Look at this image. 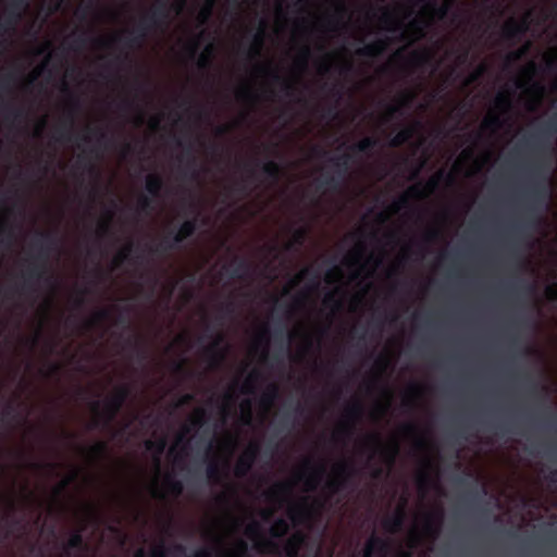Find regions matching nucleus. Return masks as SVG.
Segmentation results:
<instances>
[{
	"label": "nucleus",
	"instance_id": "1",
	"mask_svg": "<svg viewBox=\"0 0 557 557\" xmlns=\"http://www.w3.org/2000/svg\"><path fill=\"white\" fill-rule=\"evenodd\" d=\"M169 0H160L154 3L138 21L134 29L127 36H114L111 39L97 38L95 42L100 48H109L112 44L123 41L129 49L139 48L146 41L151 32L164 30L169 24Z\"/></svg>",
	"mask_w": 557,
	"mask_h": 557
},
{
	"label": "nucleus",
	"instance_id": "2",
	"mask_svg": "<svg viewBox=\"0 0 557 557\" xmlns=\"http://www.w3.org/2000/svg\"><path fill=\"white\" fill-rule=\"evenodd\" d=\"M34 245L39 248V251L28 260L27 269L22 272L23 283L18 287L20 294L36 292L35 286L41 281H45L48 285L54 284L52 275L48 274L47 264L49 253L57 245L54 234L50 232L38 233Z\"/></svg>",
	"mask_w": 557,
	"mask_h": 557
},
{
	"label": "nucleus",
	"instance_id": "3",
	"mask_svg": "<svg viewBox=\"0 0 557 557\" xmlns=\"http://www.w3.org/2000/svg\"><path fill=\"white\" fill-rule=\"evenodd\" d=\"M444 180H453V177L450 173H446L445 171L441 170L426 183H419L410 186L403 196L393 202L392 211L396 213L401 209L408 208L410 199L412 198H424L432 194L440 187Z\"/></svg>",
	"mask_w": 557,
	"mask_h": 557
},
{
	"label": "nucleus",
	"instance_id": "4",
	"mask_svg": "<svg viewBox=\"0 0 557 557\" xmlns=\"http://www.w3.org/2000/svg\"><path fill=\"white\" fill-rule=\"evenodd\" d=\"M351 157L348 153H344L337 157H333L330 161L335 166L334 175H325L318 180V189L330 188L334 191L339 190L343 187V184L346 180V176L349 172V163Z\"/></svg>",
	"mask_w": 557,
	"mask_h": 557
},
{
	"label": "nucleus",
	"instance_id": "5",
	"mask_svg": "<svg viewBox=\"0 0 557 557\" xmlns=\"http://www.w3.org/2000/svg\"><path fill=\"white\" fill-rule=\"evenodd\" d=\"M131 387L128 385H121L119 386L114 394L108 398L104 403L102 414L104 417V425L110 424L120 410L123 408L124 404L131 396Z\"/></svg>",
	"mask_w": 557,
	"mask_h": 557
},
{
	"label": "nucleus",
	"instance_id": "6",
	"mask_svg": "<svg viewBox=\"0 0 557 557\" xmlns=\"http://www.w3.org/2000/svg\"><path fill=\"white\" fill-rule=\"evenodd\" d=\"M335 478L329 480L325 484L331 495H334L348 487L350 479L356 474V469L351 462L341 461L334 467Z\"/></svg>",
	"mask_w": 557,
	"mask_h": 557
},
{
	"label": "nucleus",
	"instance_id": "7",
	"mask_svg": "<svg viewBox=\"0 0 557 557\" xmlns=\"http://www.w3.org/2000/svg\"><path fill=\"white\" fill-rule=\"evenodd\" d=\"M323 507L324 502L322 500L317 499L312 504H309L307 499H302L288 508V516L294 523H302L310 521Z\"/></svg>",
	"mask_w": 557,
	"mask_h": 557
},
{
	"label": "nucleus",
	"instance_id": "8",
	"mask_svg": "<svg viewBox=\"0 0 557 557\" xmlns=\"http://www.w3.org/2000/svg\"><path fill=\"white\" fill-rule=\"evenodd\" d=\"M529 16L528 13L520 21L509 18L502 27L503 38L511 44L519 41L529 30Z\"/></svg>",
	"mask_w": 557,
	"mask_h": 557
},
{
	"label": "nucleus",
	"instance_id": "9",
	"mask_svg": "<svg viewBox=\"0 0 557 557\" xmlns=\"http://www.w3.org/2000/svg\"><path fill=\"white\" fill-rule=\"evenodd\" d=\"M363 412L362 404L359 400L352 401L345 409V420L342 421L337 433H342L350 437L355 431L356 422L361 418Z\"/></svg>",
	"mask_w": 557,
	"mask_h": 557
},
{
	"label": "nucleus",
	"instance_id": "10",
	"mask_svg": "<svg viewBox=\"0 0 557 557\" xmlns=\"http://www.w3.org/2000/svg\"><path fill=\"white\" fill-rule=\"evenodd\" d=\"M557 134V112L550 116L539 129V132L529 138L525 143L534 149L542 148L544 139H549Z\"/></svg>",
	"mask_w": 557,
	"mask_h": 557
},
{
	"label": "nucleus",
	"instance_id": "11",
	"mask_svg": "<svg viewBox=\"0 0 557 557\" xmlns=\"http://www.w3.org/2000/svg\"><path fill=\"white\" fill-rule=\"evenodd\" d=\"M260 451V446L258 443H250L248 447L244 450L242 456L238 458L237 463L235 466V475L238 478L246 476L256 461Z\"/></svg>",
	"mask_w": 557,
	"mask_h": 557
},
{
	"label": "nucleus",
	"instance_id": "12",
	"mask_svg": "<svg viewBox=\"0 0 557 557\" xmlns=\"http://www.w3.org/2000/svg\"><path fill=\"white\" fill-rule=\"evenodd\" d=\"M79 110V101L75 97H71L69 102V115L65 121H62L55 128L58 134L57 140L59 141H71L72 140V128L74 126L75 113Z\"/></svg>",
	"mask_w": 557,
	"mask_h": 557
},
{
	"label": "nucleus",
	"instance_id": "13",
	"mask_svg": "<svg viewBox=\"0 0 557 557\" xmlns=\"http://www.w3.org/2000/svg\"><path fill=\"white\" fill-rule=\"evenodd\" d=\"M443 520L444 512L441 508L426 513L423 521L424 534L431 537L432 540L438 537L442 530Z\"/></svg>",
	"mask_w": 557,
	"mask_h": 557
},
{
	"label": "nucleus",
	"instance_id": "14",
	"mask_svg": "<svg viewBox=\"0 0 557 557\" xmlns=\"http://www.w3.org/2000/svg\"><path fill=\"white\" fill-rule=\"evenodd\" d=\"M550 189L548 186V178L543 177L541 182H535L530 190V198L534 205L544 206L550 198Z\"/></svg>",
	"mask_w": 557,
	"mask_h": 557
},
{
	"label": "nucleus",
	"instance_id": "15",
	"mask_svg": "<svg viewBox=\"0 0 557 557\" xmlns=\"http://www.w3.org/2000/svg\"><path fill=\"white\" fill-rule=\"evenodd\" d=\"M256 71L258 73H262V74L269 75L274 83L280 84L281 87H282V90L284 91V94L286 96H292L294 94V91H295L294 84L292 82H289L288 79L282 77L276 72V70L270 67L269 65H260V64H258L256 66Z\"/></svg>",
	"mask_w": 557,
	"mask_h": 557
},
{
	"label": "nucleus",
	"instance_id": "16",
	"mask_svg": "<svg viewBox=\"0 0 557 557\" xmlns=\"http://www.w3.org/2000/svg\"><path fill=\"white\" fill-rule=\"evenodd\" d=\"M224 342V336L218 334L212 343L205 349V354L208 356L212 367L219 366L225 357V350L221 348Z\"/></svg>",
	"mask_w": 557,
	"mask_h": 557
},
{
	"label": "nucleus",
	"instance_id": "17",
	"mask_svg": "<svg viewBox=\"0 0 557 557\" xmlns=\"http://www.w3.org/2000/svg\"><path fill=\"white\" fill-rule=\"evenodd\" d=\"M23 10L9 4L5 9L4 21L0 24V35L14 30L17 23L22 20Z\"/></svg>",
	"mask_w": 557,
	"mask_h": 557
},
{
	"label": "nucleus",
	"instance_id": "18",
	"mask_svg": "<svg viewBox=\"0 0 557 557\" xmlns=\"http://www.w3.org/2000/svg\"><path fill=\"white\" fill-rule=\"evenodd\" d=\"M86 543L81 530L74 531L69 540L62 545L61 557H72V550L86 549Z\"/></svg>",
	"mask_w": 557,
	"mask_h": 557
},
{
	"label": "nucleus",
	"instance_id": "19",
	"mask_svg": "<svg viewBox=\"0 0 557 557\" xmlns=\"http://www.w3.org/2000/svg\"><path fill=\"white\" fill-rule=\"evenodd\" d=\"M388 542L385 539L372 535L363 548L362 557H373L376 553L384 555L388 550Z\"/></svg>",
	"mask_w": 557,
	"mask_h": 557
},
{
	"label": "nucleus",
	"instance_id": "20",
	"mask_svg": "<svg viewBox=\"0 0 557 557\" xmlns=\"http://www.w3.org/2000/svg\"><path fill=\"white\" fill-rule=\"evenodd\" d=\"M387 39H376L370 44L364 45L362 48L357 50L359 57L364 58H376L382 55L387 49Z\"/></svg>",
	"mask_w": 557,
	"mask_h": 557
},
{
	"label": "nucleus",
	"instance_id": "21",
	"mask_svg": "<svg viewBox=\"0 0 557 557\" xmlns=\"http://www.w3.org/2000/svg\"><path fill=\"white\" fill-rule=\"evenodd\" d=\"M405 519V509L404 507H399L393 516L383 520V528L389 533H397L403 529Z\"/></svg>",
	"mask_w": 557,
	"mask_h": 557
},
{
	"label": "nucleus",
	"instance_id": "22",
	"mask_svg": "<svg viewBox=\"0 0 557 557\" xmlns=\"http://www.w3.org/2000/svg\"><path fill=\"white\" fill-rule=\"evenodd\" d=\"M165 187L163 177L158 173L147 175L145 180V189L151 197L159 198Z\"/></svg>",
	"mask_w": 557,
	"mask_h": 557
},
{
	"label": "nucleus",
	"instance_id": "23",
	"mask_svg": "<svg viewBox=\"0 0 557 557\" xmlns=\"http://www.w3.org/2000/svg\"><path fill=\"white\" fill-rule=\"evenodd\" d=\"M292 492V485L288 482H278L274 484L265 493V497L270 502H280Z\"/></svg>",
	"mask_w": 557,
	"mask_h": 557
},
{
	"label": "nucleus",
	"instance_id": "24",
	"mask_svg": "<svg viewBox=\"0 0 557 557\" xmlns=\"http://www.w3.org/2000/svg\"><path fill=\"white\" fill-rule=\"evenodd\" d=\"M265 27H267L265 21L261 20L259 28L257 29V32L253 35L252 45L248 51V54L251 58H257L261 53V49H262L263 42H264Z\"/></svg>",
	"mask_w": 557,
	"mask_h": 557
},
{
	"label": "nucleus",
	"instance_id": "25",
	"mask_svg": "<svg viewBox=\"0 0 557 557\" xmlns=\"http://www.w3.org/2000/svg\"><path fill=\"white\" fill-rule=\"evenodd\" d=\"M305 541V536L302 533L297 532L287 539L284 545V552L287 557H297L300 550V547Z\"/></svg>",
	"mask_w": 557,
	"mask_h": 557
},
{
	"label": "nucleus",
	"instance_id": "26",
	"mask_svg": "<svg viewBox=\"0 0 557 557\" xmlns=\"http://www.w3.org/2000/svg\"><path fill=\"white\" fill-rule=\"evenodd\" d=\"M413 95L411 92H407L401 96L400 100L396 104H391L386 110V121H389L395 114H403L404 109L408 108L413 100Z\"/></svg>",
	"mask_w": 557,
	"mask_h": 557
},
{
	"label": "nucleus",
	"instance_id": "27",
	"mask_svg": "<svg viewBox=\"0 0 557 557\" xmlns=\"http://www.w3.org/2000/svg\"><path fill=\"white\" fill-rule=\"evenodd\" d=\"M251 264L243 258H235L230 275L234 278H246L250 275Z\"/></svg>",
	"mask_w": 557,
	"mask_h": 557
},
{
	"label": "nucleus",
	"instance_id": "28",
	"mask_svg": "<svg viewBox=\"0 0 557 557\" xmlns=\"http://www.w3.org/2000/svg\"><path fill=\"white\" fill-rule=\"evenodd\" d=\"M261 171L264 176L271 180L273 183L280 181L282 176V166L280 163L269 160L267 162L261 163Z\"/></svg>",
	"mask_w": 557,
	"mask_h": 557
},
{
	"label": "nucleus",
	"instance_id": "29",
	"mask_svg": "<svg viewBox=\"0 0 557 557\" xmlns=\"http://www.w3.org/2000/svg\"><path fill=\"white\" fill-rule=\"evenodd\" d=\"M494 108L503 114H507L512 109V99L510 91H500L494 100Z\"/></svg>",
	"mask_w": 557,
	"mask_h": 557
},
{
	"label": "nucleus",
	"instance_id": "30",
	"mask_svg": "<svg viewBox=\"0 0 557 557\" xmlns=\"http://www.w3.org/2000/svg\"><path fill=\"white\" fill-rule=\"evenodd\" d=\"M4 119L7 122H23L27 117V112L24 107L21 106H5Z\"/></svg>",
	"mask_w": 557,
	"mask_h": 557
},
{
	"label": "nucleus",
	"instance_id": "31",
	"mask_svg": "<svg viewBox=\"0 0 557 557\" xmlns=\"http://www.w3.org/2000/svg\"><path fill=\"white\" fill-rule=\"evenodd\" d=\"M416 133L414 126H405L389 141L392 147H400L409 141Z\"/></svg>",
	"mask_w": 557,
	"mask_h": 557
},
{
	"label": "nucleus",
	"instance_id": "32",
	"mask_svg": "<svg viewBox=\"0 0 557 557\" xmlns=\"http://www.w3.org/2000/svg\"><path fill=\"white\" fill-rule=\"evenodd\" d=\"M379 145V140L375 137H364L357 144L352 145L350 147V150L354 153H369L373 148H375Z\"/></svg>",
	"mask_w": 557,
	"mask_h": 557
},
{
	"label": "nucleus",
	"instance_id": "33",
	"mask_svg": "<svg viewBox=\"0 0 557 557\" xmlns=\"http://www.w3.org/2000/svg\"><path fill=\"white\" fill-rule=\"evenodd\" d=\"M325 474V467L324 465H319L315 468L312 469V471L306 475V484L308 490L312 491L314 490L318 484L321 482L323 475Z\"/></svg>",
	"mask_w": 557,
	"mask_h": 557
},
{
	"label": "nucleus",
	"instance_id": "34",
	"mask_svg": "<svg viewBox=\"0 0 557 557\" xmlns=\"http://www.w3.org/2000/svg\"><path fill=\"white\" fill-rule=\"evenodd\" d=\"M503 113L499 112H493L490 113L482 123V128L496 132L504 125V120L502 117Z\"/></svg>",
	"mask_w": 557,
	"mask_h": 557
},
{
	"label": "nucleus",
	"instance_id": "35",
	"mask_svg": "<svg viewBox=\"0 0 557 557\" xmlns=\"http://www.w3.org/2000/svg\"><path fill=\"white\" fill-rule=\"evenodd\" d=\"M214 57V47L212 45H208L203 52H201L197 58V66L200 70L207 71L212 65V60Z\"/></svg>",
	"mask_w": 557,
	"mask_h": 557
},
{
	"label": "nucleus",
	"instance_id": "36",
	"mask_svg": "<svg viewBox=\"0 0 557 557\" xmlns=\"http://www.w3.org/2000/svg\"><path fill=\"white\" fill-rule=\"evenodd\" d=\"M146 449L149 451H153L156 454V462L160 465V457L163 454L166 447V440L164 437H160L157 441H146L145 443Z\"/></svg>",
	"mask_w": 557,
	"mask_h": 557
},
{
	"label": "nucleus",
	"instance_id": "37",
	"mask_svg": "<svg viewBox=\"0 0 557 557\" xmlns=\"http://www.w3.org/2000/svg\"><path fill=\"white\" fill-rule=\"evenodd\" d=\"M424 466H425V469L421 470L418 473V476H417L418 487L422 492H425L428 490V487L430 486L431 481H432V478H431V474H430V471H429L431 469V466H432L431 461L429 459H425L424 460Z\"/></svg>",
	"mask_w": 557,
	"mask_h": 557
},
{
	"label": "nucleus",
	"instance_id": "38",
	"mask_svg": "<svg viewBox=\"0 0 557 557\" xmlns=\"http://www.w3.org/2000/svg\"><path fill=\"white\" fill-rule=\"evenodd\" d=\"M289 531V524L288 522L283 519L278 518L274 521L272 527L270 528V535L274 539H281L285 536Z\"/></svg>",
	"mask_w": 557,
	"mask_h": 557
},
{
	"label": "nucleus",
	"instance_id": "39",
	"mask_svg": "<svg viewBox=\"0 0 557 557\" xmlns=\"http://www.w3.org/2000/svg\"><path fill=\"white\" fill-rule=\"evenodd\" d=\"M278 386L274 383H271L270 385H268L267 389L261 396V404L267 407L271 406L278 398Z\"/></svg>",
	"mask_w": 557,
	"mask_h": 557
},
{
	"label": "nucleus",
	"instance_id": "40",
	"mask_svg": "<svg viewBox=\"0 0 557 557\" xmlns=\"http://www.w3.org/2000/svg\"><path fill=\"white\" fill-rule=\"evenodd\" d=\"M206 473L208 479L216 484L221 482L223 476L222 469L215 460H212L208 463Z\"/></svg>",
	"mask_w": 557,
	"mask_h": 557
},
{
	"label": "nucleus",
	"instance_id": "41",
	"mask_svg": "<svg viewBox=\"0 0 557 557\" xmlns=\"http://www.w3.org/2000/svg\"><path fill=\"white\" fill-rule=\"evenodd\" d=\"M75 166L86 170L96 180L100 176L98 168L85 154L78 157Z\"/></svg>",
	"mask_w": 557,
	"mask_h": 557
},
{
	"label": "nucleus",
	"instance_id": "42",
	"mask_svg": "<svg viewBox=\"0 0 557 557\" xmlns=\"http://www.w3.org/2000/svg\"><path fill=\"white\" fill-rule=\"evenodd\" d=\"M418 426L413 423H408L404 425V432L407 435H417V438L414 441V446L418 449H424L426 447V440L422 435H418Z\"/></svg>",
	"mask_w": 557,
	"mask_h": 557
},
{
	"label": "nucleus",
	"instance_id": "43",
	"mask_svg": "<svg viewBox=\"0 0 557 557\" xmlns=\"http://www.w3.org/2000/svg\"><path fill=\"white\" fill-rule=\"evenodd\" d=\"M108 443L99 441L88 448V454L94 459H102L108 455Z\"/></svg>",
	"mask_w": 557,
	"mask_h": 557
},
{
	"label": "nucleus",
	"instance_id": "44",
	"mask_svg": "<svg viewBox=\"0 0 557 557\" xmlns=\"http://www.w3.org/2000/svg\"><path fill=\"white\" fill-rule=\"evenodd\" d=\"M154 197L140 195L137 201V209L140 213L150 214L154 209Z\"/></svg>",
	"mask_w": 557,
	"mask_h": 557
},
{
	"label": "nucleus",
	"instance_id": "45",
	"mask_svg": "<svg viewBox=\"0 0 557 557\" xmlns=\"http://www.w3.org/2000/svg\"><path fill=\"white\" fill-rule=\"evenodd\" d=\"M175 249L176 247L171 239V235L168 233L156 248H150V251L152 253H166Z\"/></svg>",
	"mask_w": 557,
	"mask_h": 557
},
{
	"label": "nucleus",
	"instance_id": "46",
	"mask_svg": "<svg viewBox=\"0 0 557 557\" xmlns=\"http://www.w3.org/2000/svg\"><path fill=\"white\" fill-rule=\"evenodd\" d=\"M197 227H198L197 219L193 218V219L185 220L180 225L177 231H180L182 233L183 237L189 238L196 233Z\"/></svg>",
	"mask_w": 557,
	"mask_h": 557
},
{
	"label": "nucleus",
	"instance_id": "47",
	"mask_svg": "<svg viewBox=\"0 0 557 557\" xmlns=\"http://www.w3.org/2000/svg\"><path fill=\"white\" fill-rule=\"evenodd\" d=\"M260 372L253 370L244 382L240 392L243 394H252L255 392V383L260 379Z\"/></svg>",
	"mask_w": 557,
	"mask_h": 557
},
{
	"label": "nucleus",
	"instance_id": "48",
	"mask_svg": "<svg viewBox=\"0 0 557 557\" xmlns=\"http://www.w3.org/2000/svg\"><path fill=\"white\" fill-rule=\"evenodd\" d=\"M110 310L109 309H99L97 310L94 315L86 321V327L90 329L95 326L96 324L107 321L110 319Z\"/></svg>",
	"mask_w": 557,
	"mask_h": 557
},
{
	"label": "nucleus",
	"instance_id": "49",
	"mask_svg": "<svg viewBox=\"0 0 557 557\" xmlns=\"http://www.w3.org/2000/svg\"><path fill=\"white\" fill-rule=\"evenodd\" d=\"M421 392H422V387L420 385L412 384L409 387V391L404 398V401H403L404 406H406L408 408H412L416 398L420 396Z\"/></svg>",
	"mask_w": 557,
	"mask_h": 557
},
{
	"label": "nucleus",
	"instance_id": "50",
	"mask_svg": "<svg viewBox=\"0 0 557 557\" xmlns=\"http://www.w3.org/2000/svg\"><path fill=\"white\" fill-rule=\"evenodd\" d=\"M216 0H206L203 7L199 12V22L200 24H206L210 17L212 16L213 9L215 7Z\"/></svg>",
	"mask_w": 557,
	"mask_h": 557
},
{
	"label": "nucleus",
	"instance_id": "51",
	"mask_svg": "<svg viewBox=\"0 0 557 557\" xmlns=\"http://www.w3.org/2000/svg\"><path fill=\"white\" fill-rule=\"evenodd\" d=\"M113 215H114V212L113 211H108L107 212V219L106 221L101 222L98 226V230H97V236L99 238H103L106 236H109L112 234L111 232V221L113 219Z\"/></svg>",
	"mask_w": 557,
	"mask_h": 557
},
{
	"label": "nucleus",
	"instance_id": "52",
	"mask_svg": "<svg viewBox=\"0 0 557 557\" xmlns=\"http://www.w3.org/2000/svg\"><path fill=\"white\" fill-rule=\"evenodd\" d=\"M338 294H342L341 288H336L335 290L327 293L323 299L324 306L333 307L336 310L342 309V301L336 298Z\"/></svg>",
	"mask_w": 557,
	"mask_h": 557
},
{
	"label": "nucleus",
	"instance_id": "53",
	"mask_svg": "<svg viewBox=\"0 0 557 557\" xmlns=\"http://www.w3.org/2000/svg\"><path fill=\"white\" fill-rule=\"evenodd\" d=\"M307 237V230L305 227H298L293 233V240L286 244V249L290 250L294 245L301 246Z\"/></svg>",
	"mask_w": 557,
	"mask_h": 557
},
{
	"label": "nucleus",
	"instance_id": "54",
	"mask_svg": "<svg viewBox=\"0 0 557 557\" xmlns=\"http://www.w3.org/2000/svg\"><path fill=\"white\" fill-rule=\"evenodd\" d=\"M165 485L168 491L176 497L183 493V483L180 480H175L171 475L165 478Z\"/></svg>",
	"mask_w": 557,
	"mask_h": 557
},
{
	"label": "nucleus",
	"instance_id": "55",
	"mask_svg": "<svg viewBox=\"0 0 557 557\" xmlns=\"http://www.w3.org/2000/svg\"><path fill=\"white\" fill-rule=\"evenodd\" d=\"M269 335H270L269 329L267 326H264L258 333L257 338H256V343L258 345L263 346V352H262L263 358L268 357Z\"/></svg>",
	"mask_w": 557,
	"mask_h": 557
},
{
	"label": "nucleus",
	"instance_id": "56",
	"mask_svg": "<svg viewBox=\"0 0 557 557\" xmlns=\"http://www.w3.org/2000/svg\"><path fill=\"white\" fill-rule=\"evenodd\" d=\"M529 50H530V42L525 44L524 46L520 47L517 50L511 51L507 55L508 63H512V62H517V61L521 60L523 57L527 55Z\"/></svg>",
	"mask_w": 557,
	"mask_h": 557
},
{
	"label": "nucleus",
	"instance_id": "57",
	"mask_svg": "<svg viewBox=\"0 0 557 557\" xmlns=\"http://www.w3.org/2000/svg\"><path fill=\"white\" fill-rule=\"evenodd\" d=\"M529 50H530V42L525 44L524 46L520 47L517 50L511 51L507 55L508 63H512V62H517V61L521 60L523 57L527 55Z\"/></svg>",
	"mask_w": 557,
	"mask_h": 557
},
{
	"label": "nucleus",
	"instance_id": "58",
	"mask_svg": "<svg viewBox=\"0 0 557 557\" xmlns=\"http://www.w3.org/2000/svg\"><path fill=\"white\" fill-rule=\"evenodd\" d=\"M529 50H530V42L525 44L524 46L520 47L517 50L511 51L507 55L508 63H512V62H517V61L521 60L523 57L527 55Z\"/></svg>",
	"mask_w": 557,
	"mask_h": 557
},
{
	"label": "nucleus",
	"instance_id": "59",
	"mask_svg": "<svg viewBox=\"0 0 557 557\" xmlns=\"http://www.w3.org/2000/svg\"><path fill=\"white\" fill-rule=\"evenodd\" d=\"M529 50H530V42L525 44L524 46L520 47L517 50L511 51L507 55L508 63H512V62H517V61L521 60L523 57L527 55Z\"/></svg>",
	"mask_w": 557,
	"mask_h": 557
},
{
	"label": "nucleus",
	"instance_id": "60",
	"mask_svg": "<svg viewBox=\"0 0 557 557\" xmlns=\"http://www.w3.org/2000/svg\"><path fill=\"white\" fill-rule=\"evenodd\" d=\"M529 50H530V42L525 44L524 46L520 47L517 50L511 51L507 55L508 63H512V62H517V61L521 60L523 57L527 55Z\"/></svg>",
	"mask_w": 557,
	"mask_h": 557
},
{
	"label": "nucleus",
	"instance_id": "61",
	"mask_svg": "<svg viewBox=\"0 0 557 557\" xmlns=\"http://www.w3.org/2000/svg\"><path fill=\"white\" fill-rule=\"evenodd\" d=\"M2 420L4 419H12L17 420L20 418V414L16 411V407L12 400L8 401L5 406L3 407L1 411Z\"/></svg>",
	"mask_w": 557,
	"mask_h": 557
},
{
	"label": "nucleus",
	"instance_id": "62",
	"mask_svg": "<svg viewBox=\"0 0 557 557\" xmlns=\"http://www.w3.org/2000/svg\"><path fill=\"white\" fill-rule=\"evenodd\" d=\"M186 153L188 156V162H187V168L188 169H191V172H190V178L191 180H197L198 176H199V173L198 171L195 169L196 168V164H197V159L196 157L194 156L193 153V149H191V146H188L187 149H186Z\"/></svg>",
	"mask_w": 557,
	"mask_h": 557
},
{
	"label": "nucleus",
	"instance_id": "63",
	"mask_svg": "<svg viewBox=\"0 0 557 557\" xmlns=\"http://www.w3.org/2000/svg\"><path fill=\"white\" fill-rule=\"evenodd\" d=\"M310 55H311L310 47L304 46L300 49V52L297 57V60H296L297 65H299L301 69H306Z\"/></svg>",
	"mask_w": 557,
	"mask_h": 557
},
{
	"label": "nucleus",
	"instance_id": "64",
	"mask_svg": "<svg viewBox=\"0 0 557 557\" xmlns=\"http://www.w3.org/2000/svg\"><path fill=\"white\" fill-rule=\"evenodd\" d=\"M364 245L362 243H359L356 250L351 252L347 258L346 261L350 264H357L360 261V258L362 257L364 252Z\"/></svg>",
	"mask_w": 557,
	"mask_h": 557
}]
</instances>
